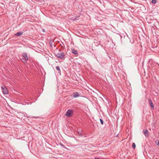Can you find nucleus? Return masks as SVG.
<instances>
[{"mask_svg": "<svg viewBox=\"0 0 159 159\" xmlns=\"http://www.w3.org/2000/svg\"><path fill=\"white\" fill-rule=\"evenodd\" d=\"M58 52L55 53V55L58 58L62 59L65 57V54L63 52H61L60 49L58 50Z\"/></svg>", "mask_w": 159, "mask_h": 159, "instance_id": "1", "label": "nucleus"}, {"mask_svg": "<svg viewBox=\"0 0 159 159\" xmlns=\"http://www.w3.org/2000/svg\"><path fill=\"white\" fill-rule=\"evenodd\" d=\"M73 115L72 110L69 109L66 112L65 116L69 117H71Z\"/></svg>", "mask_w": 159, "mask_h": 159, "instance_id": "2", "label": "nucleus"}, {"mask_svg": "<svg viewBox=\"0 0 159 159\" xmlns=\"http://www.w3.org/2000/svg\"><path fill=\"white\" fill-rule=\"evenodd\" d=\"M2 91L3 93L4 94H7L8 92L7 90V89L5 87H2Z\"/></svg>", "mask_w": 159, "mask_h": 159, "instance_id": "3", "label": "nucleus"}, {"mask_svg": "<svg viewBox=\"0 0 159 159\" xmlns=\"http://www.w3.org/2000/svg\"><path fill=\"white\" fill-rule=\"evenodd\" d=\"M73 96L75 98L78 97L79 96V94L76 92H74L72 94Z\"/></svg>", "mask_w": 159, "mask_h": 159, "instance_id": "4", "label": "nucleus"}, {"mask_svg": "<svg viewBox=\"0 0 159 159\" xmlns=\"http://www.w3.org/2000/svg\"><path fill=\"white\" fill-rule=\"evenodd\" d=\"M23 57L25 58V59L27 60H28V56L26 53H23L22 54Z\"/></svg>", "mask_w": 159, "mask_h": 159, "instance_id": "5", "label": "nucleus"}, {"mask_svg": "<svg viewBox=\"0 0 159 159\" xmlns=\"http://www.w3.org/2000/svg\"><path fill=\"white\" fill-rule=\"evenodd\" d=\"M143 132L144 134V135L146 137H148V136L149 134L147 130H143Z\"/></svg>", "mask_w": 159, "mask_h": 159, "instance_id": "6", "label": "nucleus"}, {"mask_svg": "<svg viewBox=\"0 0 159 159\" xmlns=\"http://www.w3.org/2000/svg\"><path fill=\"white\" fill-rule=\"evenodd\" d=\"M149 102L150 103V105L151 107L152 108V109L154 108V106L152 102V100L151 99H149L148 100Z\"/></svg>", "mask_w": 159, "mask_h": 159, "instance_id": "7", "label": "nucleus"}, {"mask_svg": "<svg viewBox=\"0 0 159 159\" xmlns=\"http://www.w3.org/2000/svg\"><path fill=\"white\" fill-rule=\"evenodd\" d=\"M22 34H23L22 32H18L17 33H16L15 34V35L18 36H20L21 35H22Z\"/></svg>", "mask_w": 159, "mask_h": 159, "instance_id": "8", "label": "nucleus"}, {"mask_svg": "<svg viewBox=\"0 0 159 159\" xmlns=\"http://www.w3.org/2000/svg\"><path fill=\"white\" fill-rule=\"evenodd\" d=\"M72 52L75 55H76L78 54V53L74 49H72Z\"/></svg>", "mask_w": 159, "mask_h": 159, "instance_id": "9", "label": "nucleus"}, {"mask_svg": "<svg viewBox=\"0 0 159 159\" xmlns=\"http://www.w3.org/2000/svg\"><path fill=\"white\" fill-rule=\"evenodd\" d=\"M56 69L58 71L59 73L61 72L60 68L59 66H57L56 67Z\"/></svg>", "mask_w": 159, "mask_h": 159, "instance_id": "10", "label": "nucleus"}, {"mask_svg": "<svg viewBox=\"0 0 159 159\" xmlns=\"http://www.w3.org/2000/svg\"><path fill=\"white\" fill-rule=\"evenodd\" d=\"M132 148L134 149L136 147V145L134 143H133L132 144Z\"/></svg>", "mask_w": 159, "mask_h": 159, "instance_id": "11", "label": "nucleus"}, {"mask_svg": "<svg viewBox=\"0 0 159 159\" xmlns=\"http://www.w3.org/2000/svg\"><path fill=\"white\" fill-rule=\"evenodd\" d=\"M157 1L156 0H152V2L153 4H155L157 3Z\"/></svg>", "mask_w": 159, "mask_h": 159, "instance_id": "12", "label": "nucleus"}, {"mask_svg": "<svg viewBox=\"0 0 159 159\" xmlns=\"http://www.w3.org/2000/svg\"><path fill=\"white\" fill-rule=\"evenodd\" d=\"M100 121L101 122V123L102 125H103V122L102 120L101 119H100Z\"/></svg>", "mask_w": 159, "mask_h": 159, "instance_id": "13", "label": "nucleus"}, {"mask_svg": "<svg viewBox=\"0 0 159 159\" xmlns=\"http://www.w3.org/2000/svg\"><path fill=\"white\" fill-rule=\"evenodd\" d=\"M49 43L50 44V46L51 47H52V42H50Z\"/></svg>", "mask_w": 159, "mask_h": 159, "instance_id": "14", "label": "nucleus"}, {"mask_svg": "<svg viewBox=\"0 0 159 159\" xmlns=\"http://www.w3.org/2000/svg\"><path fill=\"white\" fill-rule=\"evenodd\" d=\"M156 143L157 145H159V141H158L157 143L156 142Z\"/></svg>", "mask_w": 159, "mask_h": 159, "instance_id": "15", "label": "nucleus"}, {"mask_svg": "<svg viewBox=\"0 0 159 159\" xmlns=\"http://www.w3.org/2000/svg\"><path fill=\"white\" fill-rule=\"evenodd\" d=\"M95 159H100V158L99 157H96L95 158Z\"/></svg>", "mask_w": 159, "mask_h": 159, "instance_id": "16", "label": "nucleus"}]
</instances>
